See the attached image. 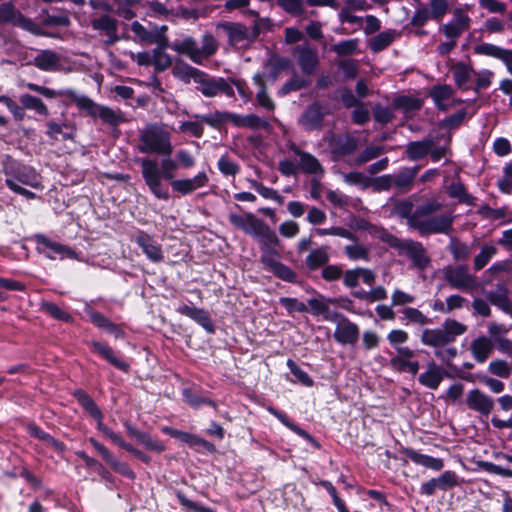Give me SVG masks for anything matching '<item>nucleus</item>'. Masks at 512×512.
Returning <instances> with one entry per match:
<instances>
[{"label": "nucleus", "instance_id": "nucleus-1", "mask_svg": "<svg viewBox=\"0 0 512 512\" xmlns=\"http://www.w3.org/2000/svg\"><path fill=\"white\" fill-rule=\"evenodd\" d=\"M435 197L424 199L423 202L413 210L411 201L398 202L393 213L401 218L407 219V224L416 229L421 235L449 234L453 229L454 215L451 212L434 215L442 209Z\"/></svg>", "mask_w": 512, "mask_h": 512}, {"label": "nucleus", "instance_id": "nucleus-2", "mask_svg": "<svg viewBox=\"0 0 512 512\" xmlns=\"http://www.w3.org/2000/svg\"><path fill=\"white\" fill-rule=\"evenodd\" d=\"M162 171L159 170L158 163L153 159H143L141 161L142 177L151 193L158 199L167 201L170 198L168 188L163 184L162 178L174 180V172L180 166L170 158H165L161 162Z\"/></svg>", "mask_w": 512, "mask_h": 512}, {"label": "nucleus", "instance_id": "nucleus-3", "mask_svg": "<svg viewBox=\"0 0 512 512\" xmlns=\"http://www.w3.org/2000/svg\"><path fill=\"white\" fill-rule=\"evenodd\" d=\"M6 178V185L15 193L23 195L27 199L35 198V194L21 185L29 186L31 188L41 187V177L35 171V169L22 166L10 158H7V162L4 166Z\"/></svg>", "mask_w": 512, "mask_h": 512}, {"label": "nucleus", "instance_id": "nucleus-4", "mask_svg": "<svg viewBox=\"0 0 512 512\" xmlns=\"http://www.w3.org/2000/svg\"><path fill=\"white\" fill-rule=\"evenodd\" d=\"M137 149L144 154L170 156L173 151L171 133L163 126L147 125L139 132Z\"/></svg>", "mask_w": 512, "mask_h": 512}, {"label": "nucleus", "instance_id": "nucleus-5", "mask_svg": "<svg viewBox=\"0 0 512 512\" xmlns=\"http://www.w3.org/2000/svg\"><path fill=\"white\" fill-rule=\"evenodd\" d=\"M466 330L467 327L464 324L454 319H447L439 328L424 329L420 341L425 346L437 349L454 342Z\"/></svg>", "mask_w": 512, "mask_h": 512}, {"label": "nucleus", "instance_id": "nucleus-6", "mask_svg": "<svg viewBox=\"0 0 512 512\" xmlns=\"http://www.w3.org/2000/svg\"><path fill=\"white\" fill-rule=\"evenodd\" d=\"M77 108L86 115L99 118L105 124L118 126L125 121V117L120 110H114L108 106L100 105L86 95L75 97Z\"/></svg>", "mask_w": 512, "mask_h": 512}, {"label": "nucleus", "instance_id": "nucleus-7", "mask_svg": "<svg viewBox=\"0 0 512 512\" xmlns=\"http://www.w3.org/2000/svg\"><path fill=\"white\" fill-rule=\"evenodd\" d=\"M469 9L470 5L467 4L454 8L452 11V19L446 24H443L439 28V31L442 32L446 38L458 39L463 32L470 28L471 18L467 13Z\"/></svg>", "mask_w": 512, "mask_h": 512}, {"label": "nucleus", "instance_id": "nucleus-8", "mask_svg": "<svg viewBox=\"0 0 512 512\" xmlns=\"http://www.w3.org/2000/svg\"><path fill=\"white\" fill-rule=\"evenodd\" d=\"M36 249L39 253L44 254L47 258L55 260L59 258H76L77 254L68 246L55 242L44 235H36L34 237Z\"/></svg>", "mask_w": 512, "mask_h": 512}, {"label": "nucleus", "instance_id": "nucleus-9", "mask_svg": "<svg viewBox=\"0 0 512 512\" xmlns=\"http://www.w3.org/2000/svg\"><path fill=\"white\" fill-rule=\"evenodd\" d=\"M279 259V253L273 249L263 251L260 261L267 270L271 271L278 278L287 282H293L296 278V274L288 266L281 263Z\"/></svg>", "mask_w": 512, "mask_h": 512}, {"label": "nucleus", "instance_id": "nucleus-10", "mask_svg": "<svg viewBox=\"0 0 512 512\" xmlns=\"http://www.w3.org/2000/svg\"><path fill=\"white\" fill-rule=\"evenodd\" d=\"M443 273L446 281L452 288L468 290L476 285L474 276L464 266L446 267Z\"/></svg>", "mask_w": 512, "mask_h": 512}, {"label": "nucleus", "instance_id": "nucleus-11", "mask_svg": "<svg viewBox=\"0 0 512 512\" xmlns=\"http://www.w3.org/2000/svg\"><path fill=\"white\" fill-rule=\"evenodd\" d=\"M218 30H222L228 37L229 43L233 46L242 48L254 41L251 31L245 26L237 23H220Z\"/></svg>", "mask_w": 512, "mask_h": 512}, {"label": "nucleus", "instance_id": "nucleus-12", "mask_svg": "<svg viewBox=\"0 0 512 512\" xmlns=\"http://www.w3.org/2000/svg\"><path fill=\"white\" fill-rule=\"evenodd\" d=\"M448 375V372L441 365L430 361L426 364L425 370L419 374L418 382L428 389L437 390Z\"/></svg>", "mask_w": 512, "mask_h": 512}, {"label": "nucleus", "instance_id": "nucleus-13", "mask_svg": "<svg viewBox=\"0 0 512 512\" xmlns=\"http://www.w3.org/2000/svg\"><path fill=\"white\" fill-rule=\"evenodd\" d=\"M208 182V175L204 171H201L192 178L174 179L170 184L174 192L185 196L193 193L197 189L205 187Z\"/></svg>", "mask_w": 512, "mask_h": 512}, {"label": "nucleus", "instance_id": "nucleus-14", "mask_svg": "<svg viewBox=\"0 0 512 512\" xmlns=\"http://www.w3.org/2000/svg\"><path fill=\"white\" fill-rule=\"evenodd\" d=\"M3 21H11L15 25H18L36 35L44 34L42 28L38 24L34 23L31 19L22 16L10 4H2V22Z\"/></svg>", "mask_w": 512, "mask_h": 512}, {"label": "nucleus", "instance_id": "nucleus-15", "mask_svg": "<svg viewBox=\"0 0 512 512\" xmlns=\"http://www.w3.org/2000/svg\"><path fill=\"white\" fill-rule=\"evenodd\" d=\"M134 241L142 249L145 256L154 263H159L164 259L162 246L150 235L140 232L135 236Z\"/></svg>", "mask_w": 512, "mask_h": 512}, {"label": "nucleus", "instance_id": "nucleus-16", "mask_svg": "<svg viewBox=\"0 0 512 512\" xmlns=\"http://www.w3.org/2000/svg\"><path fill=\"white\" fill-rule=\"evenodd\" d=\"M293 56L296 58L304 74H312L319 62L316 50L308 45L297 46L293 49Z\"/></svg>", "mask_w": 512, "mask_h": 512}, {"label": "nucleus", "instance_id": "nucleus-17", "mask_svg": "<svg viewBox=\"0 0 512 512\" xmlns=\"http://www.w3.org/2000/svg\"><path fill=\"white\" fill-rule=\"evenodd\" d=\"M229 222L237 229L242 230L246 234L255 236L259 229L264 224V221L257 218L253 213H246L244 215H238L236 213H230Z\"/></svg>", "mask_w": 512, "mask_h": 512}, {"label": "nucleus", "instance_id": "nucleus-18", "mask_svg": "<svg viewBox=\"0 0 512 512\" xmlns=\"http://www.w3.org/2000/svg\"><path fill=\"white\" fill-rule=\"evenodd\" d=\"M466 404L469 409L477 411L483 415H488L494 407L493 399L478 389L468 392Z\"/></svg>", "mask_w": 512, "mask_h": 512}, {"label": "nucleus", "instance_id": "nucleus-19", "mask_svg": "<svg viewBox=\"0 0 512 512\" xmlns=\"http://www.w3.org/2000/svg\"><path fill=\"white\" fill-rule=\"evenodd\" d=\"M430 96L439 110L446 111L457 102L449 85H438L431 89Z\"/></svg>", "mask_w": 512, "mask_h": 512}, {"label": "nucleus", "instance_id": "nucleus-20", "mask_svg": "<svg viewBox=\"0 0 512 512\" xmlns=\"http://www.w3.org/2000/svg\"><path fill=\"white\" fill-rule=\"evenodd\" d=\"M334 338L341 344H354L359 338V328L355 323H352L347 318L342 320L339 325H336L334 331Z\"/></svg>", "mask_w": 512, "mask_h": 512}, {"label": "nucleus", "instance_id": "nucleus-21", "mask_svg": "<svg viewBox=\"0 0 512 512\" xmlns=\"http://www.w3.org/2000/svg\"><path fill=\"white\" fill-rule=\"evenodd\" d=\"M399 248L412 260L416 267L424 269L428 265L429 259L420 243L406 241L401 243Z\"/></svg>", "mask_w": 512, "mask_h": 512}, {"label": "nucleus", "instance_id": "nucleus-22", "mask_svg": "<svg viewBox=\"0 0 512 512\" xmlns=\"http://www.w3.org/2000/svg\"><path fill=\"white\" fill-rule=\"evenodd\" d=\"M291 150L299 157L300 167L304 172L315 175H321L324 172L320 162L314 155L302 151L295 145L291 146Z\"/></svg>", "mask_w": 512, "mask_h": 512}, {"label": "nucleus", "instance_id": "nucleus-23", "mask_svg": "<svg viewBox=\"0 0 512 512\" xmlns=\"http://www.w3.org/2000/svg\"><path fill=\"white\" fill-rule=\"evenodd\" d=\"M405 455L415 464L425 468L440 471L444 467V461L429 455L421 454L413 449H406Z\"/></svg>", "mask_w": 512, "mask_h": 512}, {"label": "nucleus", "instance_id": "nucleus-24", "mask_svg": "<svg viewBox=\"0 0 512 512\" xmlns=\"http://www.w3.org/2000/svg\"><path fill=\"white\" fill-rule=\"evenodd\" d=\"M232 124L239 128L268 129L269 123L266 119L256 115H240L233 113Z\"/></svg>", "mask_w": 512, "mask_h": 512}, {"label": "nucleus", "instance_id": "nucleus-25", "mask_svg": "<svg viewBox=\"0 0 512 512\" xmlns=\"http://www.w3.org/2000/svg\"><path fill=\"white\" fill-rule=\"evenodd\" d=\"M156 44L157 47L153 50V66L157 71H164L172 65V58L166 53L168 39L164 36Z\"/></svg>", "mask_w": 512, "mask_h": 512}, {"label": "nucleus", "instance_id": "nucleus-26", "mask_svg": "<svg viewBox=\"0 0 512 512\" xmlns=\"http://www.w3.org/2000/svg\"><path fill=\"white\" fill-rule=\"evenodd\" d=\"M299 121L306 130L319 128L323 121V113L321 107L318 104L310 105L302 114Z\"/></svg>", "mask_w": 512, "mask_h": 512}, {"label": "nucleus", "instance_id": "nucleus-27", "mask_svg": "<svg viewBox=\"0 0 512 512\" xmlns=\"http://www.w3.org/2000/svg\"><path fill=\"white\" fill-rule=\"evenodd\" d=\"M434 146V141L430 138L421 141L410 142L406 146V155L412 161L424 158Z\"/></svg>", "mask_w": 512, "mask_h": 512}, {"label": "nucleus", "instance_id": "nucleus-28", "mask_svg": "<svg viewBox=\"0 0 512 512\" xmlns=\"http://www.w3.org/2000/svg\"><path fill=\"white\" fill-rule=\"evenodd\" d=\"M91 346L96 353H98L101 357H103L105 360H107L114 367H116L122 371L128 370L129 365L126 362H124L123 360H121L120 358H118L115 355L112 348H110L109 346H107L103 343H100L98 341H93L91 343Z\"/></svg>", "mask_w": 512, "mask_h": 512}, {"label": "nucleus", "instance_id": "nucleus-29", "mask_svg": "<svg viewBox=\"0 0 512 512\" xmlns=\"http://www.w3.org/2000/svg\"><path fill=\"white\" fill-rule=\"evenodd\" d=\"M170 48L177 53L186 55L191 61L198 64V46L192 37L176 40L170 45Z\"/></svg>", "mask_w": 512, "mask_h": 512}, {"label": "nucleus", "instance_id": "nucleus-30", "mask_svg": "<svg viewBox=\"0 0 512 512\" xmlns=\"http://www.w3.org/2000/svg\"><path fill=\"white\" fill-rule=\"evenodd\" d=\"M26 87L32 91L38 92L46 98H55L57 96L68 98L73 104L76 105L75 97H81V94L77 93L72 89H62L59 91L52 90L50 88L40 86L34 83H27Z\"/></svg>", "mask_w": 512, "mask_h": 512}, {"label": "nucleus", "instance_id": "nucleus-31", "mask_svg": "<svg viewBox=\"0 0 512 512\" xmlns=\"http://www.w3.org/2000/svg\"><path fill=\"white\" fill-rule=\"evenodd\" d=\"M253 82L258 87V91L256 93V100L258 104L267 111H273L275 109V103L266 91L264 76L260 73L255 74L253 76Z\"/></svg>", "mask_w": 512, "mask_h": 512}, {"label": "nucleus", "instance_id": "nucleus-32", "mask_svg": "<svg viewBox=\"0 0 512 512\" xmlns=\"http://www.w3.org/2000/svg\"><path fill=\"white\" fill-rule=\"evenodd\" d=\"M493 350V343L487 337H478L471 344V352L477 362L483 363L490 356Z\"/></svg>", "mask_w": 512, "mask_h": 512}, {"label": "nucleus", "instance_id": "nucleus-33", "mask_svg": "<svg viewBox=\"0 0 512 512\" xmlns=\"http://www.w3.org/2000/svg\"><path fill=\"white\" fill-rule=\"evenodd\" d=\"M254 238L258 239L261 252L273 250L280 243L276 233L265 223L256 233Z\"/></svg>", "mask_w": 512, "mask_h": 512}, {"label": "nucleus", "instance_id": "nucleus-34", "mask_svg": "<svg viewBox=\"0 0 512 512\" xmlns=\"http://www.w3.org/2000/svg\"><path fill=\"white\" fill-rule=\"evenodd\" d=\"M178 311L199 323L205 330L212 332L213 324L207 312L197 307L181 306Z\"/></svg>", "mask_w": 512, "mask_h": 512}, {"label": "nucleus", "instance_id": "nucleus-35", "mask_svg": "<svg viewBox=\"0 0 512 512\" xmlns=\"http://www.w3.org/2000/svg\"><path fill=\"white\" fill-rule=\"evenodd\" d=\"M195 84L196 89L205 97H214L219 94V78H212L201 72Z\"/></svg>", "mask_w": 512, "mask_h": 512}, {"label": "nucleus", "instance_id": "nucleus-36", "mask_svg": "<svg viewBox=\"0 0 512 512\" xmlns=\"http://www.w3.org/2000/svg\"><path fill=\"white\" fill-rule=\"evenodd\" d=\"M35 66L45 71H52L60 66L58 54L51 50H43L34 58Z\"/></svg>", "mask_w": 512, "mask_h": 512}, {"label": "nucleus", "instance_id": "nucleus-37", "mask_svg": "<svg viewBox=\"0 0 512 512\" xmlns=\"http://www.w3.org/2000/svg\"><path fill=\"white\" fill-rule=\"evenodd\" d=\"M201 72L184 62H176L172 68L173 76L184 83H190L191 81L195 83Z\"/></svg>", "mask_w": 512, "mask_h": 512}, {"label": "nucleus", "instance_id": "nucleus-38", "mask_svg": "<svg viewBox=\"0 0 512 512\" xmlns=\"http://www.w3.org/2000/svg\"><path fill=\"white\" fill-rule=\"evenodd\" d=\"M88 315L90 321L97 327L113 334L116 338H121L123 336V332L103 314L97 311H89Z\"/></svg>", "mask_w": 512, "mask_h": 512}, {"label": "nucleus", "instance_id": "nucleus-39", "mask_svg": "<svg viewBox=\"0 0 512 512\" xmlns=\"http://www.w3.org/2000/svg\"><path fill=\"white\" fill-rule=\"evenodd\" d=\"M389 366L396 372H408L412 375H416L420 368L419 362L417 360L405 359L398 356H393L389 360Z\"/></svg>", "mask_w": 512, "mask_h": 512}, {"label": "nucleus", "instance_id": "nucleus-40", "mask_svg": "<svg viewBox=\"0 0 512 512\" xmlns=\"http://www.w3.org/2000/svg\"><path fill=\"white\" fill-rule=\"evenodd\" d=\"M451 71L456 85L460 88H464L474 75L473 68L463 62L454 64Z\"/></svg>", "mask_w": 512, "mask_h": 512}, {"label": "nucleus", "instance_id": "nucleus-41", "mask_svg": "<svg viewBox=\"0 0 512 512\" xmlns=\"http://www.w3.org/2000/svg\"><path fill=\"white\" fill-rule=\"evenodd\" d=\"M508 49L491 43H481L474 47V52L479 55L493 57L499 60H507Z\"/></svg>", "mask_w": 512, "mask_h": 512}, {"label": "nucleus", "instance_id": "nucleus-42", "mask_svg": "<svg viewBox=\"0 0 512 512\" xmlns=\"http://www.w3.org/2000/svg\"><path fill=\"white\" fill-rule=\"evenodd\" d=\"M329 261V253L326 247L312 250L306 257L305 263L310 270H315Z\"/></svg>", "mask_w": 512, "mask_h": 512}, {"label": "nucleus", "instance_id": "nucleus-43", "mask_svg": "<svg viewBox=\"0 0 512 512\" xmlns=\"http://www.w3.org/2000/svg\"><path fill=\"white\" fill-rule=\"evenodd\" d=\"M19 100L25 109L33 110L41 116H47L49 114L47 106L40 98L30 94H23L20 96Z\"/></svg>", "mask_w": 512, "mask_h": 512}, {"label": "nucleus", "instance_id": "nucleus-44", "mask_svg": "<svg viewBox=\"0 0 512 512\" xmlns=\"http://www.w3.org/2000/svg\"><path fill=\"white\" fill-rule=\"evenodd\" d=\"M396 32L393 30L383 31L369 41V47L374 52H379L388 47L394 40Z\"/></svg>", "mask_w": 512, "mask_h": 512}, {"label": "nucleus", "instance_id": "nucleus-45", "mask_svg": "<svg viewBox=\"0 0 512 512\" xmlns=\"http://www.w3.org/2000/svg\"><path fill=\"white\" fill-rule=\"evenodd\" d=\"M217 49L218 44L216 39L210 34L204 35L202 46L200 48L198 47V64H202L204 60L215 54Z\"/></svg>", "mask_w": 512, "mask_h": 512}, {"label": "nucleus", "instance_id": "nucleus-46", "mask_svg": "<svg viewBox=\"0 0 512 512\" xmlns=\"http://www.w3.org/2000/svg\"><path fill=\"white\" fill-rule=\"evenodd\" d=\"M131 30L136 36L139 37L142 42L148 44H155L160 42V40L164 37L163 33L147 31L145 27L137 21L132 23Z\"/></svg>", "mask_w": 512, "mask_h": 512}, {"label": "nucleus", "instance_id": "nucleus-47", "mask_svg": "<svg viewBox=\"0 0 512 512\" xmlns=\"http://www.w3.org/2000/svg\"><path fill=\"white\" fill-rule=\"evenodd\" d=\"M419 168H404L396 176H394V186L398 189H409Z\"/></svg>", "mask_w": 512, "mask_h": 512}, {"label": "nucleus", "instance_id": "nucleus-48", "mask_svg": "<svg viewBox=\"0 0 512 512\" xmlns=\"http://www.w3.org/2000/svg\"><path fill=\"white\" fill-rule=\"evenodd\" d=\"M233 113L225 111H215L206 115L200 116L202 122L217 128L220 125L230 122L232 123Z\"/></svg>", "mask_w": 512, "mask_h": 512}, {"label": "nucleus", "instance_id": "nucleus-49", "mask_svg": "<svg viewBox=\"0 0 512 512\" xmlns=\"http://www.w3.org/2000/svg\"><path fill=\"white\" fill-rule=\"evenodd\" d=\"M75 396L80 405L92 416L94 419L103 418L100 408L96 405L93 399L82 391H77Z\"/></svg>", "mask_w": 512, "mask_h": 512}, {"label": "nucleus", "instance_id": "nucleus-50", "mask_svg": "<svg viewBox=\"0 0 512 512\" xmlns=\"http://www.w3.org/2000/svg\"><path fill=\"white\" fill-rule=\"evenodd\" d=\"M28 432L31 436L44 441L48 446L54 448L57 452L64 450V445L54 439L52 436L44 432L41 428L35 425H29Z\"/></svg>", "mask_w": 512, "mask_h": 512}, {"label": "nucleus", "instance_id": "nucleus-51", "mask_svg": "<svg viewBox=\"0 0 512 512\" xmlns=\"http://www.w3.org/2000/svg\"><path fill=\"white\" fill-rule=\"evenodd\" d=\"M91 24L95 30L105 31L107 35L111 38L116 34L117 22L115 19L107 15L92 20Z\"/></svg>", "mask_w": 512, "mask_h": 512}, {"label": "nucleus", "instance_id": "nucleus-52", "mask_svg": "<svg viewBox=\"0 0 512 512\" xmlns=\"http://www.w3.org/2000/svg\"><path fill=\"white\" fill-rule=\"evenodd\" d=\"M340 300L335 298H311L308 300V305L314 315H323L327 312L330 304H337Z\"/></svg>", "mask_w": 512, "mask_h": 512}, {"label": "nucleus", "instance_id": "nucleus-53", "mask_svg": "<svg viewBox=\"0 0 512 512\" xmlns=\"http://www.w3.org/2000/svg\"><path fill=\"white\" fill-rule=\"evenodd\" d=\"M250 187L253 188L259 195H261L265 199H271L275 202L282 204L284 199L279 193L269 187L264 186L262 183L256 180H249Z\"/></svg>", "mask_w": 512, "mask_h": 512}, {"label": "nucleus", "instance_id": "nucleus-54", "mask_svg": "<svg viewBox=\"0 0 512 512\" xmlns=\"http://www.w3.org/2000/svg\"><path fill=\"white\" fill-rule=\"evenodd\" d=\"M448 193L450 197L457 198L462 203H466L468 205L474 204L475 197L466 192L462 183H452L448 189Z\"/></svg>", "mask_w": 512, "mask_h": 512}, {"label": "nucleus", "instance_id": "nucleus-55", "mask_svg": "<svg viewBox=\"0 0 512 512\" xmlns=\"http://www.w3.org/2000/svg\"><path fill=\"white\" fill-rule=\"evenodd\" d=\"M267 410L269 413H271L273 416H275L283 425H285L287 428H289L290 430H292L299 436L306 438V439L310 438V435L306 431H304L299 426L292 423L284 413L276 410L273 407H268Z\"/></svg>", "mask_w": 512, "mask_h": 512}, {"label": "nucleus", "instance_id": "nucleus-56", "mask_svg": "<svg viewBox=\"0 0 512 512\" xmlns=\"http://www.w3.org/2000/svg\"><path fill=\"white\" fill-rule=\"evenodd\" d=\"M138 443L142 444L146 449L161 453L165 450V446L162 442L152 438L145 432H140L135 439Z\"/></svg>", "mask_w": 512, "mask_h": 512}, {"label": "nucleus", "instance_id": "nucleus-57", "mask_svg": "<svg viewBox=\"0 0 512 512\" xmlns=\"http://www.w3.org/2000/svg\"><path fill=\"white\" fill-rule=\"evenodd\" d=\"M448 11V0H430V18L441 21Z\"/></svg>", "mask_w": 512, "mask_h": 512}, {"label": "nucleus", "instance_id": "nucleus-58", "mask_svg": "<svg viewBox=\"0 0 512 512\" xmlns=\"http://www.w3.org/2000/svg\"><path fill=\"white\" fill-rule=\"evenodd\" d=\"M497 249L492 245H484L479 254L474 259V265L477 270L482 269L489 260L496 254Z\"/></svg>", "mask_w": 512, "mask_h": 512}, {"label": "nucleus", "instance_id": "nucleus-59", "mask_svg": "<svg viewBox=\"0 0 512 512\" xmlns=\"http://www.w3.org/2000/svg\"><path fill=\"white\" fill-rule=\"evenodd\" d=\"M440 490H447L458 486L459 478L453 471L447 470L436 478Z\"/></svg>", "mask_w": 512, "mask_h": 512}, {"label": "nucleus", "instance_id": "nucleus-60", "mask_svg": "<svg viewBox=\"0 0 512 512\" xmlns=\"http://www.w3.org/2000/svg\"><path fill=\"white\" fill-rule=\"evenodd\" d=\"M345 254L350 260H368L369 249L360 244L345 246Z\"/></svg>", "mask_w": 512, "mask_h": 512}, {"label": "nucleus", "instance_id": "nucleus-61", "mask_svg": "<svg viewBox=\"0 0 512 512\" xmlns=\"http://www.w3.org/2000/svg\"><path fill=\"white\" fill-rule=\"evenodd\" d=\"M403 317L408 320V322L415 323L421 326L427 325L430 323V319L425 316L420 310L408 307L402 310Z\"/></svg>", "mask_w": 512, "mask_h": 512}, {"label": "nucleus", "instance_id": "nucleus-62", "mask_svg": "<svg viewBox=\"0 0 512 512\" xmlns=\"http://www.w3.org/2000/svg\"><path fill=\"white\" fill-rule=\"evenodd\" d=\"M358 44V39H348L333 45L331 49L338 55H350L357 51Z\"/></svg>", "mask_w": 512, "mask_h": 512}, {"label": "nucleus", "instance_id": "nucleus-63", "mask_svg": "<svg viewBox=\"0 0 512 512\" xmlns=\"http://www.w3.org/2000/svg\"><path fill=\"white\" fill-rule=\"evenodd\" d=\"M488 299L502 310L510 303L507 297V290L503 286H499L495 291H491L488 294Z\"/></svg>", "mask_w": 512, "mask_h": 512}, {"label": "nucleus", "instance_id": "nucleus-64", "mask_svg": "<svg viewBox=\"0 0 512 512\" xmlns=\"http://www.w3.org/2000/svg\"><path fill=\"white\" fill-rule=\"evenodd\" d=\"M498 187L503 193L512 192V163L503 167V176L498 180Z\"/></svg>", "mask_w": 512, "mask_h": 512}]
</instances>
